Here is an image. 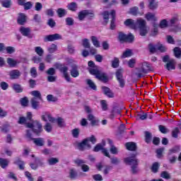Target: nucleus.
Returning a JSON list of instances; mask_svg holds the SVG:
<instances>
[{
	"mask_svg": "<svg viewBox=\"0 0 181 181\" xmlns=\"http://www.w3.org/2000/svg\"><path fill=\"white\" fill-rule=\"evenodd\" d=\"M103 19L105 22V24L107 25L108 23V19H109V16H110V13H108V11H105L103 13Z\"/></svg>",
	"mask_w": 181,
	"mask_h": 181,
	"instance_id": "e2e57ef3",
	"label": "nucleus"
},
{
	"mask_svg": "<svg viewBox=\"0 0 181 181\" xmlns=\"http://www.w3.org/2000/svg\"><path fill=\"white\" fill-rule=\"evenodd\" d=\"M159 27L161 29H165V28H168V21H166V19L162 20L159 24Z\"/></svg>",
	"mask_w": 181,
	"mask_h": 181,
	"instance_id": "4d7b16f0",
	"label": "nucleus"
},
{
	"mask_svg": "<svg viewBox=\"0 0 181 181\" xmlns=\"http://www.w3.org/2000/svg\"><path fill=\"white\" fill-rule=\"evenodd\" d=\"M62 37L60 34L48 35L44 37V42H54V40H60Z\"/></svg>",
	"mask_w": 181,
	"mask_h": 181,
	"instance_id": "0eeeda50",
	"label": "nucleus"
},
{
	"mask_svg": "<svg viewBox=\"0 0 181 181\" xmlns=\"http://www.w3.org/2000/svg\"><path fill=\"white\" fill-rule=\"evenodd\" d=\"M83 46L85 47V49H90V42L88 41V39L85 38L83 40Z\"/></svg>",
	"mask_w": 181,
	"mask_h": 181,
	"instance_id": "bf43d9fd",
	"label": "nucleus"
},
{
	"mask_svg": "<svg viewBox=\"0 0 181 181\" xmlns=\"http://www.w3.org/2000/svg\"><path fill=\"white\" fill-rule=\"evenodd\" d=\"M158 129L161 134H168L170 132L169 129L166 128V127L163 125H159L158 126Z\"/></svg>",
	"mask_w": 181,
	"mask_h": 181,
	"instance_id": "37998d69",
	"label": "nucleus"
},
{
	"mask_svg": "<svg viewBox=\"0 0 181 181\" xmlns=\"http://www.w3.org/2000/svg\"><path fill=\"white\" fill-rule=\"evenodd\" d=\"M47 100L49 102L56 103V101H57V98L53 96V95H48L47 96Z\"/></svg>",
	"mask_w": 181,
	"mask_h": 181,
	"instance_id": "338daca9",
	"label": "nucleus"
},
{
	"mask_svg": "<svg viewBox=\"0 0 181 181\" xmlns=\"http://www.w3.org/2000/svg\"><path fill=\"white\" fill-rule=\"evenodd\" d=\"M11 5H12V0H4L1 1L3 8H11Z\"/></svg>",
	"mask_w": 181,
	"mask_h": 181,
	"instance_id": "f704fd0d",
	"label": "nucleus"
},
{
	"mask_svg": "<svg viewBox=\"0 0 181 181\" xmlns=\"http://www.w3.org/2000/svg\"><path fill=\"white\" fill-rule=\"evenodd\" d=\"M123 73L124 70L122 69H117L115 73L117 80L121 88H124L125 87V79H124V76L122 75Z\"/></svg>",
	"mask_w": 181,
	"mask_h": 181,
	"instance_id": "39448f33",
	"label": "nucleus"
},
{
	"mask_svg": "<svg viewBox=\"0 0 181 181\" xmlns=\"http://www.w3.org/2000/svg\"><path fill=\"white\" fill-rule=\"evenodd\" d=\"M132 56V51L131 49H127L122 55V59H126V57H131Z\"/></svg>",
	"mask_w": 181,
	"mask_h": 181,
	"instance_id": "a18cd8bd",
	"label": "nucleus"
},
{
	"mask_svg": "<svg viewBox=\"0 0 181 181\" xmlns=\"http://www.w3.org/2000/svg\"><path fill=\"white\" fill-rule=\"evenodd\" d=\"M39 99H36V98H33L30 100L31 105L34 110H37V107H39Z\"/></svg>",
	"mask_w": 181,
	"mask_h": 181,
	"instance_id": "cd10ccee",
	"label": "nucleus"
},
{
	"mask_svg": "<svg viewBox=\"0 0 181 181\" xmlns=\"http://www.w3.org/2000/svg\"><path fill=\"white\" fill-rule=\"evenodd\" d=\"M148 8L151 10L156 9V8H158V2H156V0H149Z\"/></svg>",
	"mask_w": 181,
	"mask_h": 181,
	"instance_id": "72a5a7b5",
	"label": "nucleus"
},
{
	"mask_svg": "<svg viewBox=\"0 0 181 181\" xmlns=\"http://www.w3.org/2000/svg\"><path fill=\"white\" fill-rule=\"evenodd\" d=\"M107 142H108L109 145L110 146V152L112 155H118V148L115 146H114V144L112 143V140L108 139Z\"/></svg>",
	"mask_w": 181,
	"mask_h": 181,
	"instance_id": "ddd939ff",
	"label": "nucleus"
},
{
	"mask_svg": "<svg viewBox=\"0 0 181 181\" xmlns=\"http://www.w3.org/2000/svg\"><path fill=\"white\" fill-rule=\"evenodd\" d=\"M67 8L69 11H71L72 12H76L78 8L77 3L71 2L69 4H68Z\"/></svg>",
	"mask_w": 181,
	"mask_h": 181,
	"instance_id": "c756f323",
	"label": "nucleus"
},
{
	"mask_svg": "<svg viewBox=\"0 0 181 181\" xmlns=\"http://www.w3.org/2000/svg\"><path fill=\"white\" fill-rule=\"evenodd\" d=\"M164 67L166 70H168V71L176 70V62L175 59H170L165 65H164Z\"/></svg>",
	"mask_w": 181,
	"mask_h": 181,
	"instance_id": "9d476101",
	"label": "nucleus"
},
{
	"mask_svg": "<svg viewBox=\"0 0 181 181\" xmlns=\"http://www.w3.org/2000/svg\"><path fill=\"white\" fill-rule=\"evenodd\" d=\"M20 32L23 36H26L29 39H32L33 36L30 35V29L28 28L21 27L20 28Z\"/></svg>",
	"mask_w": 181,
	"mask_h": 181,
	"instance_id": "f8f14e48",
	"label": "nucleus"
},
{
	"mask_svg": "<svg viewBox=\"0 0 181 181\" xmlns=\"http://www.w3.org/2000/svg\"><path fill=\"white\" fill-rule=\"evenodd\" d=\"M28 103H29V100H28L27 97H25L21 99V104L23 107H28Z\"/></svg>",
	"mask_w": 181,
	"mask_h": 181,
	"instance_id": "13d9d810",
	"label": "nucleus"
},
{
	"mask_svg": "<svg viewBox=\"0 0 181 181\" xmlns=\"http://www.w3.org/2000/svg\"><path fill=\"white\" fill-rule=\"evenodd\" d=\"M148 50L150 53H156V50H158V46H155L152 44L148 45Z\"/></svg>",
	"mask_w": 181,
	"mask_h": 181,
	"instance_id": "8fccbe9b",
	"label": "nucleus"
},
{
	"mask_svg": "<svg viewBox=\"0 0 181 181\" xmlns=\"http://www.w3.org/2000/svg\"><path fill=\"white\" fill-rule=\"evenodd\" d=\"M88 71L92 76H95V78H98L100 81H103V83H107V81H108L107 74L98 70L97 67L90 68L88 69Z\"/></svg>",
	"mask_w": 181,
	"mask_h": 181,
	"instance_id": "f257e3e1",
	"label": "nucleus"
},
{
	"mask_svg": "<svg viewBox=\"0 0 181 181\" xmlns=\"http://www.w3.org/2000/svg\"><path fill=\"white\" fill-rule=\"evenodd\" d=\"M139 35L140 36H146L148 35V28L146 27L139 28Z\"/></svg>",
	"mask_w": 181,
	"mask_h": 181,
	"instance_id": "864d4df0",
	"label": "nucleus"
},
{
	"mask_svg": "<svg viewBox=\"0 0 181 181\" xmlns=\"http://www.w3.org/2000/svg\"><path fill=\"white\" fill-rule=\"evenodd\" d=\"M100 105L102 107V110L103 111H107V110H108V105L107 104V100H100Z\"/></svg>",
	"mask_w": 181,
	"mask_h": 181,
	"instance_id": "3c124183",
	"label": "nucleus"
},
{
	"mask_svg": "<svg viewBox=\"0 0 181 181\" xmlns=\"http://www.w3.org/2000/svg\"><path fill=\"white\" fill-rule=\"evenodd\" d=\"M145 18L147 21H153L154 22L158 21V18H156L155 14L152 13H148L146 14Z\"/></svg>",
	"mask_w": 181,
	"mask_h": 181,
	"instance_id": "473e14b6",
	"label": "nucleus"
},
{
	"mask_svg": "<svg viewBox=\"0 0 181 181\" xmlns=\"http://www.w3.org/2000/svg\"><path fill=\"white\" fill-rule=\"evenodd\" d=\"M136 26L139 29L146 28V21L144 19H138L136 22Z\"/></svg>",
	"mask_w": 181,
	"mask_h": 181,
	"instance_id": "6ab92c4d",
	"label": "nucleus"
},
{
	"mask_svg": "<svg viewBox=\"0 0 181 181\" xmlns=\"http://www.w3.org/2000/svg\"><path fill=\"white\" fill-rule=\"evenodd\" d=\"M9 165V160L6 158H0V166L2 169H5Z\"/></svg>",
	"mask_w": 181,
	"mask_h": 181,
	"instance_id": "c85d7f7f",
	"label": "nucleus"
},
{
	"mask_svg": "<svg viewBox=\"0 0 181 181\" xmlns=\"http://www.w3.org/2000/svg\"><path fill=\"white\" fill-rule=\"evenodd\" d=\"M140 68L143 69V71H144L146 74H148V73L151 71V66L146 62L143 63Z\"/></svg>",
	"mask_w": 181,
	"mask_h": 181,
	"instance_id": "5701e85b",
	"label": "nucleus"
},
{
	"mask_svg": "<svg viewBox=\"0 0 181 181\" xmlns=\"http://www.w3.org/2000/svg\"><path fill=\"white\" fill-rule=\"evenodd\" d=\"M88 15H90V13L88 10L80 11L78 13V19H79V21H83L84 18H86V16H88Z\"/></svg>",
	"mask_w": 181,
	"mask_h": 181,
	"instance_id": "412c9836",
	"label": "nucleus"
},
{
	"mask_svg": "<svg viewBox=\"0 0 181 181\" xmlns=\"http://www.w3.org/2000/svg\"><path fill=\"white\" fill-rule=\"evenodd\" d=\"M111 22H110V29L114 30L115 29V10H112L110 13Z\"/></svg>",
	"mask_w": 181,
	"mask_h": 181,
	"instance_id": "a211bd4d",
	"label": "nucleus"
},
{
	"mask_svg": "<svg viewBox=\"0 0 181 181\" xmlns=\"http://www.w3.org/2000/svg\"><path fill=\"white\" fill-rule=\"evenodd\" d=\"M127 151H136V144L134 142H127L125 144Z\"/></svg>",
	"mask_w": 181,
	"mask_h": 181,
	"instance_id": "aec40b11",
	"label": "nucleus"
},
{
	"mask_svg": "<svg viewBox=\"0 0 181 181\" xmlns=\"http://www.w3.org/2000/svg\"><path fill=\"white\" fill-rule=\"evenodd\" d=\"M17 21L19 25H23L26 22V16L23 13H20Z\"/></svg>",
	"mask_w": 181,
	"mask_h": 181,
	"instance_id": "7c9ffc66",
	"label": "nucleus"
},
{
	"mask_svg": "<svg viewBox=\"0 0 181 181\" xmlns=\"http://www.w3.org/2000/svg\"><path fill=\"white\" fill-rule=\"evenodd\" d=\"M35 52L40 57L43 56V53H45V51L43 50V49L41 47H35Z\"/></svg>",
	"mask_w": 181,
	"mask_h": 181,
	"instance_id": "c03bdc74",
	"label": "nucleus"
},
{
	"mask_svg": "<svg viewBox=\"0 0 181 181\" xmlns=\"http://www.w3.org/2000/svg\"><path fill=\"white\" fill-rule=\"evenodd\" d=\"M177 152H180V147L175 146L169 150L168 155H172L173 153H177Z\"/></svg>",
	"mask_w": 181,
	"mask_h": 181,
	"instance_id": "de8ad7c7",
	"label": "nucleus"
},
{
	"mask_svg": "<svg viewBox=\"0 0 181 181\" xmlns=\"http://www.w3.org/2000/svg\"><path fill=\"white\" fill-rule=\"evenodd\" d=\"M86 83L88 86H89V87L92 88V90H97V86H95V83H94V82H93L91 79H87Z\"/></svg>",
	"mask_w": 181,
	"mask_h": 181,
	"instance_id": "49530a36",
	"label": "nucleus"
},
{
	"mask_svg": "<svg viewBox=\"0 0 181 181\" xmlns=\"http://www.w3.org/2000/svg\"><path fill=\"white\" fill-rule=\"evenodd\" d=\"M18 124H21V125H25L26 127V124H30V122H28V119L25 117H21L18 119Z\"/></svg>",
	"mask_w": 181,
	"mask_h": 181,
	"instance_id": "ea45409f",
	"label": "nucleus"
},
{
	"mask_svg": "<svg viewBox=\"0 0 181 181\" xmlns=\"http://www.w3.org/2000/svg\"><path fill=\"white\" fill-rule=\"evenodd\" d=\"M92 43L93 45V46H95V47H100V41H98V39H97V37L95 36H92L90 37Z\"/></svg>",
	"mask_w": 181,
	"mask_h": 181,
	"instance_id": "c9c22d12",
	"label": "nucleus"
},
{
	"mask_svg": "<svg viewBox=\"0 0 181 181\" xmlns=\"http://www.w3.org/2000/svg\"><path fill=\"white\" fill-rule=\"evenodd\" d=\"M12 88L16 93H22L23 91V88L18 83H13L12 85Z\"/></svg>",
	"mask_w": 181,
	"mask_h": 181,
	"instance_id": "bb28decb",
	"label": "nucleus"
},
{
	"mask_svg": "<svg viewBox=\"0 0 181 181\" xmlns=\"http://www.w3.org/2000/svg\"><path fill=\"white\" fill-rule=\"evenodd\" d=\"M23 6H24V9L25 11H29V9L32 8V6H33V4L30 1H28V2L25 3Z\"/></svg>",
	"mask_w": 181,
	"mask_h": 181,
	"instance_id": "69168bd1",
	"label": "nucleus"
},
{
	"mask_svg": "<svg viewBox=\"0 0 181 181\" xmlns=\"http://www.w3.org/2000/svg\"><path fill=\"white\" fill-rule=\"evenodd\" d=\"M119 66V59L117 57H115L114 59L112 61V67L113 69H117Z\"/></svg>",
	"mask_w": 181,
	"mask_h": 181,
	"instance_id": "58836bf2",
	"label": "nucleus"
},
{
	"mask_svg": "<svg viewBox=\"0 0 181 181\" xmlns=\"http://www.w3.org/2000/svg\"><path fill=\"white\" fill-rule=\"evenodd\" d=\"M158 169H159V163H154L151 167L152 172H153V173H156Z\"/></svg>",
	"mask_w": 181,
	"mask_h": 181,
	"instance_id": "680f3d73",
	"label": "nucleus"
},
{
	"mask_svg": "<svg viewBox=\"0 0 181 181\" xmlns=\"http://www.w3.org/2000/svg\"><path fill=\"white\" fill-rule=\"evenodd\" d=\"M105 141H103V144H98L93 148V152H100V151H102V153L105 155V156H107V158H111V156L110 155V153L108 152V150L107 148H105Z\"/></svg>",
	"mask_w": 181,
	"mask_h": 181,
	"instance_id": "20e7f679",
	"label": "nucleus"
},
{
	"mask_svg": "<svg viewBox=\"0 0 181 181\" xmlns=\"http://www.w3.org/2000/svg\"><path fill=\"white\" fill-rule=\"evenodd\" d=\"M124 24L125 26H129V28H132V29H136V23L135 21L131 18L127 19L124 22Z\"/></svg>",
	"mask_w": 181,
	"mask_h": 181,
	"instance_id": "f3484780",
	"label": "nucleus"
},
{
	"mask_svg": "<svg viewBox=\"0 0 181 181\" xmlns=\"http://www.w3.org/2000/svg\"><path fill=\"white\" fill-rule=\"evenodd\" d=\"M47 51L49 53H54V52H57V45L54 44H52L48 48Z\"/></svg>",
	"mask_w": 181,
	"mask_h": 181,
	"instance_id": "79ce46f5",
	"label": "nucleus"
},
{
	"mask_svg": "<svg viewBox=\"0 0 181 181\" xmlns=\"http://www.w3.org/2000/svg\"><path fill=\"white\" fill-rule=\"evenodd\" d=\"M31 95H33L34 98H36V100H40V101H42V93H40V91L39 90H33L30 93Z\"/></svg>",
	"mask_w": 181,
	"mask_h": 181,
	"instance_id": "4be33fe9",
	"label": "nucleus"
},
{
	"mask_svg": "<svg viewBox=\"0 0 181 181\" xmlns=\"http://www.w3.org/2000/svg\"><path fill=\"white\" fill-rule=\"evenodd\" d=\"M174 54L175 57H177V59H181V48L180 47H175L174 48Z\"/></svg>",
	"mask_w": 181,
	"mask_h": 181,
	"instance_id": "a19ab883",
	"label": "nucleus"
},
{
	"mask_svg": "<svg viewBox=\"0 0 181 181\" xmlns=\"http://www.w3.org/2000/svg\"><path fill=\"white\" fill-rule=\"evenodd\" d=\"M144 134H145L146 142V144H149V142L152 141V133L149 132H145Z\"/></svg>",
	"mask_w": 181,
	"mask_h": 181,
	"instance_id": "e433bc0d",
	"label": "nucleus"
},
{
	"mask_svg": "<svg viewBox=\"0 0 181 181\" xmlns=\"http://www.w3.org/2000/svg\"><path fill=\"white\" fill-rule=\"evenodd\" d=\"M33 141L37 146H43V145H45V141L42 138H34Z\"/></svg>",
	"mask_w": 181,
	"mask_h": 181,
	"instance_id": "b1692460",
	"label": "nucleus"
},
{
	"mask_svg": "<svg viewBox=\"0 0 181 181\" xmlns=\"http://www.w3.org/2000/svg\"><path fill=\"white\" fill-rule=\"evenodd\" d=\"M41 118L42 121H45V122H47V118L49 122H52V124H54V122H56V119L52 117V115H50L49 112L43 113V115L41 116Z\"/></svg>",
	"mask_w": 181,
	"mask_h": 181,
	"instance_id": "9b49d317",
	"label": "nucleus"
},
{
	"mask_svg": "<svg viewBox=\"0 0 181 181\" xmlns=\"http://www.w3.org/2000/svg\"><path fill=\"white\" fill-rule=\"evenodd\" d=\"M25 138L27 139V141H33V139L35 138L32 137V131L28 129L26 130V133L25 135Z\"/></svg>",
	"mask_w": 181,
	"mask_h": 181,
	"instance_id": "4c0bfd02",
	"label": "nucleus"
},
{
	"mask_svg": "<svg viewBox=\"0 0 181 181\" xmlns=\"http://www.w3.org/2000/svg\"><path fill=\"white\" fill-rule=\"evenodd\" d=\"M70 74L71 77L76 78L80 76V71L78 70V66L76 64H72L71 66Z\"/></svg>",
	"mask_w": 181,
	"mask_h": 181,
	"instance_id": "6e6552de",
	"label": "nucleus"
},
{
	"mask_svg": "<svg viewBox=\"0 0 181 181\" xmlns=\"http://www.w3.org/2000/svg\"><path fill=\"white\" fill-rule=\"evenodd\" d=\"M110 162L112 165H119V163L121 161L118 159V158L112 157V158H110Z\"/></svg>",
	"mask_w": 181,
	"mask_h": 181,
	"instance_id": "052dcab7",
	"label": "nucleus"
},
{
	"mask_svg": "<svg viewBox=\"0 0 181 181\" xmlns=\"http://www.w3.org/2000/svg\"><path fill=\"white\" fill-rule=\"evenodd\" d=\"M9 76L12 80H15L21 77V71L18 69L12 70L9 72Z\"/></svg>",
	"mask_w": 181,
	"mask_h": 181,
	"instance_id": "dca6fc26",
	"label": "nucleus"
},
{
	"mask_svg": "<svg viewBox=\"0 0 181 181\" xmlns=\"http://www.w3.org/2000/svg\"><path fill=\"white\" fill-rule=\"evenodd\" d=\"M86 148L90 149L91 148V145H90V143H88V140L85 139L82 141V142L78 144V148L79 151H84Z\"/></svg>",
	"mask_w": 181,
	"mask_h": 181,
	"instance_id": "1a4fd4ad",
	"label": "nucleus"
},
{
	"mask_svg": "<svg viewBox=\"0 0 181 181\" xmlns=\"http://www.w3.org/2000/svg\"><path fill=\"white\" fill-rule=\"evenodd\" d=\"M74 138H77L80 135V129H74L71 131Z\"/></svg>",
	"mask_w": 181,
	"mask_h": 181,
	"instance_id": "0e129e2a",
	"label": "nucleus"
},
{
	"mask_svg": "<svg viewBox=\"0 0 181 181\" xmlns=\"http://www.w3.org/2000/svg\"><path fill=\"white\" fill-rule=\"evenodd\" d=\"M177 22H179V18H177V16L173 17L170 20V26H174L175 25H176V23H177Z\"/></svg>",
	"mask_w": 181,
	"mask_h": 181,
	"instance_id": "6e6d98bb",
	"label": "nucleus"
},
{
	"mask_svg": "<svg viewBox=\"0 0 181 181\" xmlns=\"http://www.w3.org/2000/svg\"><path fill=\"white\" fill-rule=\"evenodd\" d=\"M26 128H30L36 135H40V133L43 131L42 123L37 120H33L32 122L27 123Z\"/></svg>",
	"mask_w": 181,
	"mask_h": 181,
	"instance_id": "7ed1b4c3",
	"label": "nucleus"
},
{
	"mask_svg": "<svg viewBox=\"0 0 181 181\" xmlns=\"http://www.w3.org/2000/svg\"><path fill=\"white\" fill-rule=\"evenodd\" d=\"M134 74L136 75L137 78H142V77H145L146 74L145 73V71H143L142 69L136 68L134 71Z\"/></svg>",
	"mask_w": 181,
	"mask_h": 181,
	"instance_id": "2eb2a0df",
	"label": "nucleus"
},
{
	"mask_svg": "<svg viewBox=\"0 0 181 181\" xmlns=\"http://www.w3.org/2000/svg\"><path fill=\"white\" fill-rule=\"evenodd\" d=\"M57 13L59 18H63V16H66V15L67 14V11H66V9L60 8L57 9Z\"/></svg>",
	"mask_w": 181,
	"mask_h": 181,
	"instance_id": "2f4dec72",
	"label": "nucleus"
},
{
	"mask_svg": "<svg viewBox=\"0 0 181 181\" xmlns=\"http://www.w3.org/2000/svg\"><path fill=\"white\" fill-rule=\"evenodd\" d=\"M102 90L105 94V95H107L109 98H114V93L110 88L106 87V86H103Z\"/></svg>",
	"mask_w": 181,
	"mask_h": 181,
	"instance_id": "4468645a",
	"label": "nucleus"
},
{
	"mask_svg": "<svg viewBox=\"0 0 181 181\" xmlns=\"http://www.w3.org/2000/svg\"><path fill=\"white\" fill-rule=\"evenodd\" d=\"M160 177H163V179H166L167 180H169V179H171L170 174H169L168 171H163L160 174Z\"/></svg>",
	"mask_w": 181,
	"mask_h": 181,
	"instance_id": "09e8293b",
	"label": "nucleus"
},
{
	"mask_svg": "<svg viewBox=\"0 0 181 181\" xmlns=\"http://www.w3.org/2000/svg\"><path fill=\"white\" fill-rule=\"evenodd\" d=\"M135 156H136V153L132 154L131 157H127L124 159V162L126 165L132 166V173H136L138 172V160L135 158Z\"/></svg>",
	"mask_w": 181,
	"mask_h": 181,
	"instance_id": "f03ea898",
	"label": "nucleus"
},
{
	"mask_svg": "<svg viewBox=\"0 0 181 181\" xmlns=\"http://www.w3.org/2000/svg\"><path fill=\"white\" fill-rule=\"evenodd\" d=\"M7 64H8V66H10V67H16L17 64H19V62H17L12 58H8Z\"/></svg>",
	"mask_w": 181,
	"mask_h": 181,
	"instance_id": "a878e982",
	"label": "nucleus"
},
{
	"mask_svg": "<svg viewBox=\"0 0 181 181\" xmlns=\"http://www.w3.org/2000/svg\"><path fill=\"white\" fill-rule=\"evenodd\" d=\"M180 134V129H179V127H175L171 132V136L173 138L177 139V138H179Z\"/></svg>",
	"mask_w": 181,
	"mask_h": 181,
	"instance_id": "393cba45",
	"label": "nucleus"
},
{
	"mask_svg": "<svg viewBox=\"0 0 181 181\" xmlns=\"http://www.w3.org/2000/svg\"><path fill=\"white\" fill-rule=\"evenodd\" d=\"M15 163L18 165L21 170H23V169H25V163L23 161L18 160L15 161Z\"/></svg>",
	"mask_w": 181,
	"mask_h": 181,
	"instance_id": "603ef678",
	"label": "nucleus"
},
{
	"mask_svg": "<svg viewBox=\"0 0 181 181\" xmlns=\"http://www.w3.org/2000/svg\"><path fill=\"white\" fill-rule=\"evenodd\" d=\"M134 35L129 33L128 35L124 34L122 32H119L118 35V40L119 42H129V43L134 42Z\"/></svg>",
	"mask_w": 181,
	"mask_h": 181,
	"instance_id": "423d86ee",
	"label": "nucleus"
},
{
	"mask_svg": "<svg viewBox=\"0 0 181 181\" xmlns=\"http://www.w3.org/2000/svg\"><path fill=\"white\" fill-rule=\"evenodd\" d=\"M48 163L50 165H56V163H59V159L57 158H51L48 159Z\"/></svg>",
	"mask_w": 181,
	"mask_h": 181,
	"instance_id": "5fc2aeb1",
	"label": "nucleus"
},
{
	"mask_svg": "<svg viewBox=\"0 0 181 181\" xmlns=\"http://www.w3.org/2000/svg\"><path fill=\"white\" fill-rule=\"evenodd\" d=\"M47 23L48 26H50L51 28H54V26H56V21H54L53 18H49Z\"/></svg>",
	"mask_w": 181,
	"mask_h": 181,
	"instance_id": "774afa93",
	"label": "nucleus"
}]
</instances>
